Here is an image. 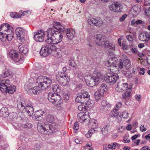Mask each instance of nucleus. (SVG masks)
<instances>
[{"label":"nucleus","instance_id":"32","mask_svg":"<svg viewBox=\"0 0 150 150\" xmlns=\"http://www.w3.org/2000/svg\"><path fill=\"white\" fill-rule=\"evenodd\" d=\"M131 91V88L129 87L127 89V90L122 94V96L123 98L124 99L128 98L130 96Z\"/></svg>","mask_w":150,"mask_h":150},{"label":"nucleus","instance_id":"7","mask_svg":"<svg viewBox=\"0 0 150 150\" xmlns=\"http://www.w3.org/2000/svg\"><path fill=\"white\" fill-rule=\"evenodd\" d=\"M101 75L103 76V81L104 80L110 84L115 83L119 79V76L116 74L108 73L103 75L101 74Z\"/></svg>","mask_w":150,"mask_h":150},{"label":"nucleus","instance_id":"51","mask_svg":"<svg viewBox=\"0 0 150 150\" xmlns=\"http://www.w3.org/2000/svg\"><path fill=\"white\" fill-rule=\"evenodd\" d=\"M79 128V124L78 122L77 121L76 122L74 123L73 129L74 130H77Z\"/></svg>","mask_w":150,"mask_h":150},{"label":"nucleus","instance_id":"30","mask_svg":"<svg viewBox=\"0 0 150 150\" xmlns=\"http://www.w3.org/2000/svg\"><path fill=\"white\" fill-rule=\"evenodd\" d=\"M0 113L3 116H8L9 114L8 109L6 107H3L0 110Z\"/></svg>","mask_w":150,"mask_h":150},{"label":"nucleus","instance_id":"28","mask_svg":"<svg viewBox=\"0 0 150 150\" xmlns=\"http://www.w3.org/2000/svg\"><path fill=\"white\" fill-rule=\"evenodd\" d=\"M34 115L35 118L36 120L39 117L42 116L45 113V112L42 109L37 110L35 112Z\"/></svg>","mask_w":150,"mask_h":150},{"label":"nucleus","instance_id":"43","mask_svg":"<svg viewBox=\"0 0 150 150\" xmlns=\"http://www.w3.org/2000/svg\"><path fill=\"white\" fill-rule=\"evenodd\" d=\"M123 67V63L122 61H120L118 64H117V67H114V69L115 68L117 69L119 71H120V70H121Z\"/></svg>","mask_w":150,"mask_h":150},{"label":"nucleus","instance_id":"45","mask_svg":"<svg viewBox=\"0 0 150 150\" xmlns=\"http://www.w3.org/2000/svg\"><path fill=\"white\" fill-rule=\"evenodd\" d=\"M107 86L104 83H103L101 85L100 88V89L99 90L104 93L105 91V89H106Z\"/></svg>","mask_w":150,"mask_h":150},{"label":"nucleus","instance_id":"1","mask_svg":"<svg viewBox=\"0 0 150 150\" xmlns=\"http://www.w3.org/2000/svg\"><path fill=\"white\" fill-rule=\"evenodd\" d=\"M53 27L59 31L55 30L53 28H49L47 31V39L46 40V43H51L52 42L54 44L60 42L62 40L63 35L62 32L64 31V27L60 23L55 22L53 23Z\"/></svg>","mask_w":150,"mask_h":150},{"label":"nucleus","instance_id":"23","mask_svg":"<svg viewBox=\"0 0 150 150\" xmlns=\"http://www.w3.org/2000/svg\"><path fill=\"white\" fill-rule=\"evenodd\" d=\"M118 109L114 108L110 113L109 115L112 117H115L118 120H121V117L117 112Z\"/></svg>","mask_w":150,"mask_h":150},{"label":"nucleus","instance_id":"47","mask_svg":"<svg viewBox=\"0 0 150 150\" xmlns=\"http://www.w3.org/2000/svg\"><path fill=\"white\" fill-rule=\"evenodd\" d=\"M146 42H148L150 40V32H144Z\"/></svg>","mask_w":150,"mask_h":150},{"label":"nucleus","instance_id":"35","mask_svg":"<svg viewBox=\"0 0 150 150\" xmlns=\"http://www.w3.org/2000/svg\"><path fill=\"white\" fill-rule=\"evenodd\" d=\"M85 101L84 104L86 106V108H92L93 104V103H92L91 102V101L93 102V101L90 100V99H88V100L87 99Z\"/></svg>","mask_w":150,"mask_h":150},{"label":"nucleus","instance_id":"52","mask_svg":"<svg viewBox=\"0 0 150 150\" xmlns=\"http://www.w3.org/2000/svg\"><path fill=\"white\" fill-rule=\"evenodd\" d=\"M128 115L129 113L128 112H124L122 113V116L123 118L126 119L128 117Z\"/></svg>","mask_w":150,"mask_h":150},{"label":"nucleus","instance_id":"14","mask_svg":"<svg viewBox=\"0 0 150 150\" xmlns=\"http://www.w3.org/2000/svg\"><path fill=\"white\" fill-rule=\"evenodd\" d=\"M56 79L59 84L63 86L68 85L70 81L69 76L65 74L64 76H58L57 77Z\"/></svg>","mask_w":150,"mask_h":150},{"label":"nucleus","instance_id":"44","mask_svg":"<svg viewBox=\"0 0 150 150\" xmlns=\"http://www.w3.org/2000/svg\"><path fill=\"white\" fill-rule=\"evenodd\" d=\"M69 65L74 68L76 67V64L74 61L72 59H70L69 62Z\"/></svg>","mask_w":150,"mask_h":150},{"label":"nucleus","instance_id":"34","mask_svg":"<svg viewBox=\"0 0 150 150\" xmlns=\"http://www.w3.org/2000/svg\"><path fill=\"white\" fill-rule=\"evenodd\" d=\"M119 85L123 89V91L127 90L128 87V84L127 83H125L121 82H118Z\"/></svg>","mask_w":150,"mask_h":150},{"label":"nucleus","instance_id":"12","mask_svg":"<svg viewBox=\"0 0 150 150\" xmlns=\"http://www.w3.org/2000/svg\"><path fill=\"white\" fill-rule=\"evenodd\" d=\"M11 34L8 33H4L3 32H0V39L2 42H5L7 40L11 41L14 36V33L11 32Z\"/></svg>","mask_w":150,"mask_h":150},{"label":"nucleus","instance_id":"8","mask_svg":"<svg viewBox=\"0 0 150 150\" xmlns=\"http://www.w3.org/2000/svg\"><path fill=\"white\" fill-rule=\"evenodd\" d=\"M48 99L54 105L57 106H59L62 102L61 97L59 95L52 93H49L48 94Z\"/></svg>","mask_w":150,"mask_h":150},{"label":"nucleus","instance_id":"38","mask_svg":"<svg viewBox=\"0 0 150 150\" xmlns=\"http://www.w3.org/2000/svg\"><path fill=\"white\" fill-rule=\"evenodd\" d=\"M145 37L144 32L141 33L138 36L139 39L143 42H146V40L145 39Z\"/></svg>","mask_w":150,"mask_h":150},{"label":"nucleus","instance_id":"41","mask_svg":"<svg viewBox=\"0 0 150 150\" xmlns=\"http://www.w3.org/2000/svg\"><path fill=\"white\" fill-rule=\"evenodd\" d=\"M64 100L65 102H67L69 99L70 94L68 92H65L63 94Z\"/></svg>","mask_w":150,"mask_h":150},{"label":"nucleus","instance_id":"31","mask_svg":"<svg viewBox=\"0 0 150 150\" xmlns=\"http://www.w3.org/2000/svg\"><path fill=\"white\" fill-rule=\"evenodd\" d=\"M88 124L91 125L92 129H95L97 126V121L94 119H92L89 120V122Z\"/></svg>","mask_w":150,"mask_h":150},{"label":"nucleus","instance_id":"5","mask_svg":"<svg viewBox=\"0 0 150 150\" xmlns=\"http://www.w3.org/2000/svg\"><path fill=\"white\" fill-rule=\"evenodd\" d=\"M37 129L41 133H43L45 132H49L50 134L55 133V130L57 129V126L54 127L53 125H45L44 126L41 125L40 123H37Z\"/></svg>","mask_w":150,"mask_h":150},{"label":"nucleus","instance_id":"50","mask_svg":"<svg viewBox=\"0 0 150 150\" xmlns=\"http://www.w3.org/2000/svg\"><path fill=\"white\" fill-rule=\"evenodd\" d=\"M119 85L120 84H118V83L117 86L115 88V90L117 92H122L123 91V89L119 86Z\"/></svg>","mask_w":150,"mask_h":150},{"label":"nucleus","instance_id":"55","mask_svg":"<svg viewBox=\"0 0 150 150\" xmlns=\"http://www.w3.org/2000/svg\"><path fill=\"white\" fill-rule=\"evenodd\" d=\"M41 146L40 144L37 143L35 146V149L36 150H38L40 148Z\"/></svg>","mask_w":150,"mask_h":150},{"label":"nucleus","instance_id":"21","mask_svg":"<svg viewBox=\"0 0 150 150\" xmlns=\"http://www.w3.org/2000/svg\"><path fill=\"white\" fill-rule=\"evenodd\" d=\"M65 32L67 38L71 40L74 37L75 32L73 29L67 28L65 30Z\"/></svg>","mask_w":150,"mask_h":150},{"label":"nucleus","instance_id":"20","mask_svg":"<svg viewBox=\"0 0 150 150\" xmlns=\"http://www.w3.org/2000/svg\"><path fill=\"white\" fill-rule=\"evenodd\" d=\"M111 107V105L107 102L105 100H103L100 106V110L104 111H107L109 110Z\"/></svg>","mask_w":150,"mask_h":150},{"label":"nucleus","instance_id":"27","mask_svg":"<svg viewBox=\"0 0 150 150\" xmlns=\"http://www.w3.org/2000/svg\"><path fill=\"white\" fill-rule=\"evenodd\" d=\"M18 48L19 51L24 54H27L28 51V48L26 45H20Z\"/></svg>","mask_w":150,"mask_h":150},{"label":"nucleus","instance_id":"46","mask_svg":"<svg viewBox=\"0 0 150 150\" xmlns=\"http://www.w3.org/2000/svg\"><path fill=\"white\" fill-rule=\"evenodd\" d=\"M21 126L22 127L25 128H30L32 127V125L30 123H23L22 124Z\"/></svg>","mask_w":150,"mask_h":150},{"label":"nucleus","instance_id":"22","mask_svg":"<svg viewBox=\"0 0 150 150\" xmlns=\"http://www.w3.org/2000/svg\"><path fill=\"white\" fill-rule=\"evenodd\" d=\"M45 89H43L40 86H38L33 87L32 88L30 89L29 91L30 92H32L35 95H37L41 93L42 91L45 90Z\"/></svg>","mask_w":150,"mask_h":150},{"label":"nucleus","instance_id":"37","mask_svg":"<svg viewBox=\"0 0 150 150\" xmlns=\"http://www.w3.org/2000/svg\"><path fill=\"white\" fill-rule=\"evenodd\" d=\"M12 74V72L10 70H7L1 74V76L3 78H6Z\"/></svg>","mask_w":150,"mask_h":150},{"label":"nucleus","instance_id":"56","mask_svg":"<svg viewBox=\"0 0 150 150\" xmlns=\"http://www.w3.org/2000/svg\"><path fill=\"white\" fill-rule=\"evenodd\" d=\"M127 16V15H123L120 18V21L121 22L123 21L126 18Z\"/></svg>","mask_w":150,"mask_h":150},{"label":"nucleus","instance_id":"62","mask_svg":"<svg viewBox=\"0 0 150 150\" xmlns=\"http://www.w3.org/2000/svg\"><path fill=\"white\" fill-rule=\"evenodd\" d=\"M125 75L126 76H129V78L132 77V74L131 72H126Z\"/></svg>","mask_w":150,"mask_h":150},{"label":"nucleus","instance_id":"17","mask_svg":"<svg viewBox=\"0 0 150 150\" xmlns=\"http://www.w3.org/2000/svg\"><path fill=\"white\" fill-rule=\"evenodd\" d=\"M105 35L102 34H97L94 35V38L96 44L98 46H102L103 42L105 40Z\"/></svg>","mask_w":150,"mask_h":150},{"label":"nucleus","instance_id":"19","mask_svg":"<svg viewBox=\"0 0 150 150\" xmlns=\"http://www.w3.org/2000/svg\"><path fill=\"white\" fill-rule=\"evenodd\" d=\"M88 22L91 25L94 24L96 26L98 27L101 26L103 23V21L101 19L98 17L92 18L88 20Z\"/></svg>","mask_w":150,"mask_h":150},{"label":"nucleus","instance_id":"26","mask_svg":"<svg viewBox=\"0 0 150 150\" xmlns=\"http://www.w3.org/2000/svg\"><path fill=\"white\" fill-rule=\"evenodd\" d=\"M16 33L18 37H23L24 30L21 27H17L16 29Z\"/></svg>","mask_w":150,"mask_h":150},{"label":"nucleus","instance_id":"3","mask_svg":"<svg viewBox=\"0 0 150 150\" xmlns=\"http://www.w3.org/2000/svg\"><path fill=\"white\" fill-rule=\"evenodd\" d=\"M36 82L38 83V86L41 87L42 89H46L51 85L52 81L50 78H48L44 76H40L37 78Z\"/></svg>","mask_w":150,"mask_h":150},{"label":"nucleus","instance_id":"16","mask_svg":"<svg viewBox=\"0 0 150 150\" xmlns=\"http://www.w3.org/2000/svg\"><path fill=\"white\" fill-rule=\"evenodd\" d=\"M45 120L48 122L51 123V125H53L54 127L57 126V129L55 130V132L58 131V126L59 125L55 123L57 120L56 117L51 114H48L45 117Z\"/></svg>","mask_w":150,"mask_h":150},{"label":"nucleus","instance_id":"4","mask_svg":"<svg viewBox=\"0 0 150 150\" xmlns=\"http://www.w3.org/2000/svg\"><path fill=\"white\" fill-rule=\"evenodd\" d=\"M56 46L50 44L44 45L42 46L40 54L41 56L45 57L49 55L52 51L56 50Z\"/></svg>","mask_w":150,"mask_h":150},{"label":"nucleus","instance_id":"33","mask_svg":"<svg viewBox=\"0 0 150 150\" xmlns=\"http://www.w3.org/2000/svg\"><path fill=\"white\" fill-rule=\"evenodd\" d=\"M52 88L53 91L57 93L60 92L61 89L60 87L58 84L53 85Z\"/></svg>","mask_w":150,"mask_h":150},{"label":"nucleus","instance_id":"57","mask_svg":"<svg viewBox=\"0 0 150 150\" xmlns=\"http://www.w3.org/2000/svg\"><path fill=\"white\" fill-rule=\"evenodd\" d=\"M122 105V103L120 102L117 103L116 105V106L118 110L120 108Z\"/></svg>","mask_w":150,"mask_h":150},{"label":"nucleus","instance_id":"36","mask_svg":"<svg viewBox=\"0 0 150 150\" xmlns=\"http://www.w3.org/2000/svg\"><path fill=\"white\" fill-rule=\"evenodd\" d=\"M81 95L86 99H88L90 97V95L88 92L84 90H81Z\"/></svg>","mask_w":150,"mask_h":150},{"label":"nucleus","instance_id":"25","mask_svg":"<svg viewBox=\"0 0 150 150\" xmlns=\"http://www.w3.org/2000/svg\"><path fill=\"white\" fill-rule=\"evenodd\" d=\"M104 93L98 90L95 92L94 96L96 100H99L103 98Z\"/></svg>","mask_w":150,"mask_h":150},{"label":"nucleus","instance_id":"42","mask_svg":"<svg viewBox=\"0 0 150 150\" xmlns=\"http://www.w3.org/2000/svg\"><path fill=\"white\" fill-rule=\"evenodd\" d=\"M124 63L125 69L128 70L130 68L131 65L130 61L129 60H127L126 62H124Z\"/></svg>","mask_w":150,"mask_h":150},{"label":"nucleus","instance_id":"64","mask_svg":"<svg viewBox=\"0 0 150 150\" xmlns=\"http://www.w3.org/2000/svg\"><path fill=\"white\" fill-rule=\"evenodd\" d=\"M92 133L90 132V131L89 130L88 132V133H87L86 134V136L88 138L90 137L92 135Z\"/></svg>","mask_w":150,"mask_h":150},{"label":"nucleus","instance_id":"58","mask_svg":"<svg viewBox=\"0 0 150 150\" xmlns=\"http://www.w3.org/2000/svg\"><path fill=\"white\" fill-rule=\"evenodd\" d=\"M134 97L137 100L139 101L140 100L141 96L140 95H136L134 96Z\"/></svg>","mask_w":150,"mask_h":150},{"label":"nucleus","instance_id":"60","mask_svg":"<svg viewBox=\"0 0 150 150\" xmlns=\"http://www.w3.org/2000/svg\"><path fill=\"white\" fill-rule=\"evenodd\" d=\"M140 129L141 130L142 132H144L146 130V128L144 127V125H141V126L140 127Z\"/></svg>","mask_w":150,"mask_h":150},{"label":"nucleus","instance_id":"63","mask_svg":"<svg viewBox=\"0 0 150 150\" xmlns=\"http://www.w3.org/2000/svg\"><path fill=\"white\" fill-rule=\"evenodd\" d=\"M30 11H25L24 12H23L21 14V15L22 16H24L25 14L27 13L30 14Z\"/></svg>","mask_w":150,"mask_h":150},{"label":"nucleus","instance_id":"10","mask_svg":"<svg viewBox=\"0 0 150 150\" xmlns=\"http://www.w3.org/2000/svg\"><path fill=\"white\" fill-rule=\"evenodd\" d=\"M45 32L42 30H40L34 33L33 38L36 42H42L44 41Z\"/></svg>","mask_w":150,"mask_h":150},{"label":"nucleus","instance_id":"39","mask_svg":"<svg viewBox=\"0 0 150 150\" xmlns=\"http://www.w3.org/2000/svg\"><path fill=\"white\" fill-rule=\"evenodd\" d=\"M78 109L80 111H86L87 110L86 106L84 103H82L79 105L78 107Z\"/></svg>","mask_w":150,"mask_h":150},{"label":"nucleus","instance_id":"13","mask_svg":"<svg viewBox=\"0 0 150 150\" xmlns=\"http://www.w3.org/2000/svg\"><path fill=\"white\" fill-rule=\"evenodd\" d=\"M109 8L110 10L113 12L119 13L122 11L123 6L119 2L115 1L110 6Z\"/></svg>","mask_w":150,"mask_h":150},{"label":"nucleus","instance_id":"2","mask_svg":"<svg viewBox=\"0 0 150 150\" xmlns=\"http://www.w3.org/2000/svg\"><path fill=\"white\" fill-rule=\"evenodd\" d=\"M17 108L23 112H26L28 115L31 116L33 113L34 109L31 104H27L24 101H21L17 104Z\"/></svg>","mask_w":150,"mask_h":150},{"label":"nucleus","instance_id":"61","mask_svg":"<svg viewBox=\"0 0 150 150\" xmlns=\"http://www.w3.org/2000/svg\"><path fill=\"white\" fill-rule=\"evenodd\" d=\"M126 129L127 130H130L132 129V127L131 126V124H128L126 126Z\"/></svg>","mask_w":150,"mask_h":150},{"label":"nucleus","instance_id":"54","mask_svg":"<svg viewBox=\"0 0 150 150\" xmlns=\"http://www.w3.org/2000/svg\"><path fill=\"white\" fill-rule=\"evenodd\" d=\"M109 46V47H108L107 48L108 50L110 49L112 50H115V47L114 45L110 43Z\"/></svg>","mask_w":150,"mask_h":150},{"label":"nucleus","instance_id":"53","mask_svg":"<svg viewBox=\"0 0 150 150\" xmlns=\"http://www.w3.org/2000/svg\"><path fill=\"white\" fill-rule=\"evenodd\" d=\"M126 38L127 40L130 42H132L133 41V38L132 36L130 35H127L126 36Z\"/></svg>","mask_w":150,"mask_h":150},{"label":"nucleus","instance_id":"6","mask_svg":"<svg viewBox=\"0 0 150 150\" xmlns=\"http://www.w3.org/2000/svg\"><path fill=\"white\" fill-rule=\"evenodd\" d=\"M94 74V76L91 77L90 80L88 81L89 86L90 87L96 85L98 84V82L103 81V76L101 75V73L95 71Z\"/></svg>","mask_w":150,"mask_h":150},{"label":"nucleus","instance_id":"49","mask_svg":"<svg viewBox=\"0 0 150 150\" xmlns=\"http://www.w3.org/2000/svg\"><path fill=\"white\" fill-rule=\"evenodd\" d=\"M103 44L102 46L103 45L105 47L107 48L108 47H109L110 44L109 43V42L107 40L106 38L105 39V40L103 42Z\"/></svg>","mask_w":150,"mask_h":150},{"label":"nucleus","instance_id":"48","mask_svg":"<svg viewBox=\"0 0 150 150\" xmlns=\"http://www.w3.org/2000/svg\"><path fill=\"white\" fill-rule=\"evenodd\" d=\"M101 132L104 135L107 134L108 132L107 126L104 127L102 128Z\"/></svg>","mask_w":150,"mask_h":150},{"label":"nucleus","instance_id":"29","mask_svg":"<svg viewBox=\"0 0 150 150\" xmlns=\"http://www.w3.org/2000/svg\"><path fill=\"white\" fill-rule=\"evenodd\" d=\"M86 99L81 95L78 96L76 98L75 100L77 102L81 103V104L84 103Z\"/></svg>","mask_w":150,"mask_h":150},{"label":"nucleus","instance_id":"40","mask_svg":"<svg viewBox=\"0 0 150 150\" xmlns=\"http://www.w3.org/2000/svg\"><path fill=\"white\" fill-rule=\"evenodd\" d=\"M120 145L116 143H113V144H110L108 145V148L109 149H115L116 146H117L118 148L120 147Z\"/></svg>","mask_w":150,"mask_h":150},{"label":"nucleus","instance_id":"24","mask_svg":"<svg viewBox=\"0 0 150 150\" xmlns=\"http://www.w3.org/2000/svg\"><path fill=\"white\" fill-rule=\"evenodd\" d=\"M88 115L83 113H79L77 115L79 121L81 122H83L88 121V119H87Z\"/></svg>","mask_w":150,"mask_h":150},{"label":"nucleus","instance_id":"15","mask_svg":"<svg viewBox=\"0 0 150 150\" xmlns=\"http://www.w3.org/2000/svg\"><path fill=\"white\" fill-rule=\"evenodd\" d=\"M1 85L0 90L2 92H8L10 94H12L15 92L16 90V87L15 86H6L3 83L1 84Z\"/></svg>","mask_w":150,"mask_h":150},{"label":"nucleus","instance_id":"11","mask_svg":"<svg viewBox=\"0 0 150 150\" xmlns=\"http://www.w3.org/2000/svg\"><path fill=\"white\" fill-rule=\"evenodd\" d=\"M108 60L105 62V65L107 67H110V70H113V68L117 67L116 63L117 62V58L114 57H108Z\"/></svg>","mask_w":150,"mask_h":150},{"label":"nucleus","instance_id":"9","mask_svg":"<svg viewBox=\"0 0 150 150\" xmlns=\"http://www.w3.org/2000/svg\"><path fill=\"white\" fill-rule=\"evenodd\" d=\"M9 54L13 62L16 64L19 65L23 62L24 60V58L20 57L19 54L16 51H11Z\"/></svg>","mask_w":150,"mask_h":150},{"label":"nucleus","instance_id":"59","mask_svg":"<svg viewBox=\"0 0 150 150\" xmlns=\"http://www.w3.org/2000/svg\"><path fill=\"white\" fill-rule=\"evenodd\" d=\"M144 71L145 69L144 68H141L140 70L139 74L144 75L145 73Z\"/></svg>","mask_w":150,"mask_h":150},{"label":"nucleus","instance_id":"18","mask_svg":"<svg viewBox=\"0 0 150 150\" xmlns=\"http://www.w3.org/2000/svg\"><path fill=\"white\" fill-rule=\"evenodd\" d=\"M4 33H8L11 34V32L14 33L12 27L7 23H4L1 25L0 27V31Z\"/></svg>","mask_w":150,"mask_h":150}]
</instances>
